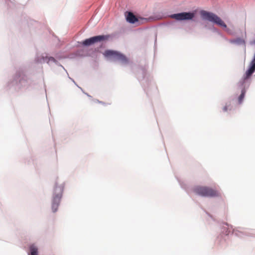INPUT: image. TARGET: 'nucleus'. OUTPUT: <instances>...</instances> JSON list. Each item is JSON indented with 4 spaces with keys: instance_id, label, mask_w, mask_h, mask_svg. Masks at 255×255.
<instances>
[{
    "instance_id": "obj_5",
    "label": "nucleus",
    "mask_w": 255,
    "mask_h": 255,
    "mask_svg": "<svg viewBox=\"0 0 255 255\" xmlns=\"http://www.w3.org/2000/svg\"><path fill=\"white\" fill-rule=\"evenodd\" d=\"M109 36L108 35H98L94 36L92 37H91L88 39H86V40H84L83 41L80 42V43L83 45V46H88L91 45L93 44L94 43L104 41L105 40H107L109 38Z\"/></svg>"
},
{
    "instance_id": "obj_2",
    "label": "nucleus",
    "mask_w": 255,
    "mask_h": 255,
    "mask_svg": "<svg viewBox=\"0 0 255 255\" xmlns=\"http://www.w3.org/2000/svg\"><path fill=\"white\" fill-rule=\"evenodd\" d=\"M194 192L202 197H216L220 196V192L208 186H198L194 188Z\"/></svg>"
},
{
    "instance_id": "obj_1",
    "label": "nucleus",
    "mask_w": 255,
    "mask_h": 255,
    "mask_svg": "<svg viewBox=\"0 0 255 255\" xmlns=\"http://www.w3.org/2000/svg\"><path fill=\"white\" fill-rule=\"evenodd\" d=\"M200 14L203 20H208L210 22H213L225 29L227 32H230V30L227 28V26L224 21L216 14L211 12L202 10L200 11Z\"/></svg>"
},
{
    "instance_id": "obj_7",
    "label": "nucleus",
    "mask_w": 255,
    "mask_h": 255,
    "mask_svg": "<svg viewBox=\"0 0 255 255\" xmlns=\"http://www.w3.org/2000/svg\"><path fill=\"white\" fill-rule=\"evenodd\" d=\"M127 20L131 23H134L137 21L138 19L136 16L131 12H128L127 15Z\"/></svg>"
},
{
    "instance_id": "obj_10",
    "label": "nucleus",
    "mask_w": 255,
    "mask_h": 255,
    "mask_svg": "<svg viewBox=\"0 0 255 255\" xmlns=\"http://www.w3.org/2000/svg\"><path fill=\"white\" fill-rule=\"evenodd\" d=\"M228 110V107L227 106H225L224 108H223V111L224 112H227Z\"/></svg>"
},
{
    "instance_id": "obj_6",
    "label": "nucleus",
    "mask_w": 255,
    "mask_h": 255,
    "mask_svg": "<svg viewBox=\"0 0 255 255\" xmlns=\"http://www.w3.org/2000/svg\"><path fill=\"white\" fill-rule=\"evenodd\" d=\"M195 13L194 12H183L172 14L170 15V17L177 20H191L193 19Z\"/></svg>"
},
{
    "instance_id": "obj_9",
    "label": "nucleus",
    "mask_w": 255,
    "mask_h": 255,
    "mask_svg": "<svg viewBox=\"0 0 255 255\" xmlns=\"http://www.w3.org/2000/svg\"><path fill=\"white\" fill-rule=\"evenodd\" d=\"M245 94H246V90L245 88H243L242 90L241 94L238 98V102L239 104L242 103V102H243V101L244 99L245 96Z\"/></svg>"
},
{
    "instance_id": "obj_4",
    "label": "nucleus",
    "mask_w": 255,
    "mask_h": 255,
    "mask_svg": "<svg viewBox=\"0 0 255 255\" xmlns=\"http://www.w3.org/2000/svg\"><path fill=\"white\" fill-rule=\"evenodd\" d=\"M104 55L106 57H112L115 60H119L123 64H128V58L124 54L113 50H106L104 53Z\"/></svg>"
},
{
    "instance_id": "obj_8",
    "label": "nucleus",
    "mask_w": 255,
    "mask_h": 255,
    "mask_svg": "<svg viewBox=\"0 0 255 255\" xmlns=\"http://www.w3.org/2000/svg\"><path fill=\"white\" fill-rule=\"evenodd\" d=\"M30 255H38V249L34 245H32L29 247Z\"/></svg>"
},
{
    "instance_id": "obj_3",
    "label": "nucleus",
    "mask_w": 255,
    "mask_h": 255,
    "mask_svg": "<svg viewBox=\"0 0 255 255\" xmlns=\"http://www.w3.org/2000/svg\"><path fill=\"white\" fill-rule=\"evenodd\" d=\"M63 186L62 185H56L54 189V194L52 201V209L53 212L57 211L60 201L62 197L63 190Z\"/></svg>"
}]
</instances>
